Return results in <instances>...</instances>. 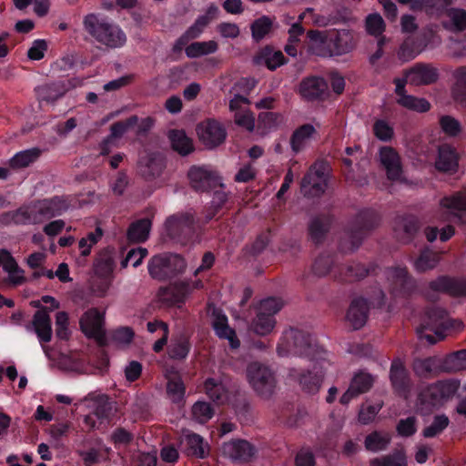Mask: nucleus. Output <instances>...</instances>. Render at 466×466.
<instances>
[{"mask_svg":"<svg viewBox=\"0 0 466 466\" xmlns=\"http://www.w3.org/2000/svg\"><path fill=\"white\" fill-rule=\"evenodd\" d=\"M309 241L316 248H323L315 258L312 272L318 277H324L332 272L334 278L339 281H355L368 275H376L377 266L369 267L351 262L342 265L343 255L357 250L363 242L362 235H309Z\"/></svg>","mask_w":466,"mask_h":466,"instance_id":"obj_1","label":"nucleus"},{"mask_svg":"<svg viewBox=\"0 0 466 466\" xmlns=\"http://www.w3.org/2000/svg\"><path fill=\"white\" fill-rule=\"evenodd\" d=\"M277 350L279 356L294 354L311 360H324L328 354L310 333L295 328L283 332Z\"/></svg>","mask_w":466,"mask_h":466,"instance_id":"obj_2","label":"nucleus"},{"mask_svg":"<svg viewBox=\"0 0 466 466\" xmlns=\"http://www.w3.org/2000/svg\"><path fill=\"white\" fill-rule=\"evenodd\" d=\"M461 322L449 317L448 311L436 305H431L424 309L421 321L416 329V332L420 339H425L430 344L433 345L438 340H442L446 333L451 329H459Z\"/></svg>","mask_w":466,"mask_h":466,"instance_id":"obj_3","label":"nucleus"},{"mask_svg":"<svg viewBox=\"0 0 466 466\" xmlns=\"http://www.w3.org/2000/svg\"><path fill=\"white\" fill-rule=\"evenodd\" d=\"M83 25L91 37L107 48L121 47L127 41L126 35L118 26L98 14L86 15Z\"/></svg>","mask_w":466,"mask_h":466,"instance_id":"obj_4","label":"nucleus"},{"mask_svg":"<svg viewBox=\"0 0 466 466\" xmlns=\"http://www.w3.org/2000/svg\"><path fill=\"white\" fill-rule=\"evenodd\" d=\"M461 382L450 379L438 380L420 390L418 396L419 408L422 413H430L434 409L442 406L458 391Z\"/></svg>","mask_w":466,"mask_h":466,"instance_id":"obj_5","label":"nucleus"},{"mask_svg":"<svg viewBox=\"0 0 466 466\" xmlns=\"http://www.w3.org/2000/svg\"><path fill=\"white\" fill-rule=\"evenodd\" d=\"M247 378L253 390L260 398L269 400L276 390L277 380L274 371L267 365L253 361L248 365Z\"/></svg>","mask_w":466,"mask_h":466,"instance_id":"obj_6","label":"nucleus"},{"mask_svg":"<svg viewBox=\"0 0 466 466\" xmlns=\"http://www.w3.org/2000/svg\"><path fill=\"white\" fill-rule=\"evenodd\" d=\"M186 267L184 258L173 253L154 256L147 266L149 275L158 280L171 279L182 274Z\"/></svg>","mask_w":466,"mask_h":466,"instance_id":"obj_7","label":"nucleus"},{"mask_svg":"<svg viewBox=\"0 0 466 466\" xmlns=\"http://www.w3.org/2000/svg\"><path fill=\"white\" fill-rule=\"evenodd\" d=\"M282 307V301L275 297L262 299L256 308L257 315L250 323V329L259 336L269 334L276 325L275 315Z\"/></svg>","mask_w":466,"mask_h":466,"instance_id":"obj_8","label":"nucleus"},{"mask_svg":"<svg viewBox=\"0 0 466 466\" xmlns=\"http://www.w3.org/2000/svg\"><path fill=\"white\" fill-rule=\"evenodd\" d=\"M328 167L325 163L313 164L300 181V192L305 198H319L328 187Z\"/></svg>","mask_w":466,"mask_h":466,"instance_id":"obj_9","label":"nucleus"},{"mask_svg":"<svg viewBox=\"0 0 466 466\" xmlns=\"http://www.w3.org/2000/svg\"><path fill=\"white\" fill-rule=\"evenodd\" d=\"M81 331L89 339H94L101 347L107 345L104 329V314L96 308L87 309L80 318Z\"/></svg>","mask_w":466,"mask_h":466,"instance_id":"obj_10","label":"nucleus"},{"mask_svg":"<svg viewBox=\"0 0 466 466\" xmlns=\"http://www.w3.org/2000/svg\"><path fill=\"white\" fill-rule=\"evenodd\" d=\"M65 200L58 198L45 199L29 206V224H41L67 209Z\"/></svg>","mask_w":466,"mask_h":466,"instance_id":"obj_11","label":"nucleus"},{"mask_svg":"<svg viewBox=\"0 0 466 466\" xmlns=\"http://www.w3.org/2000/svg\"><path fill=\"white\" fill-rule=\"evenodd\" d=\"M190 187L196 192H208L218 187H223L220 177L216 172L204 167L193 166L187 172Z\"/></svg>","mask_w":466,"mask_h":466,"instance_id":"obj_12","label":"nucleus"},{"mask_svg":"<svg viewBox=\"0 0 466 466\" xmlns=\"http://www.w3.org/2000/svg\"><path fill=\"white\" fill-rule=\"evenodd\" d=\"M386 276L394 296L408 297L416 289L415 279L409 274L406 268H389L386 270Z\"/></svg>","mask_w":466,"mask_h":466,"instance_id":"obj_13","label":"nucleus"},{"mask_svg":"<svg viewBox=\"0 0 466 466\" xmlns=\"http://www.w3.org/2000/svg\"><path fill=\"white\" fill-rule=\"evenodd\" d=\"M196 130L201 143L209 149L223 144L227 137L225 127L215 119H208L199 123Z\"/></svg>","mask_w":466,"mask_h":466,"instance_id":"obj_14","label":"nucleus"},{"mask_svg":"<svg viewBox=\"0 0 466 466\" xmlns=\"http://www.w3.org/2000/svg\"><path fill=\"white\" fill-rule=\"evenodd\" d=\"M358 44V39L352 30H333L329 35L328 56H340L352 52Z\"/></svg>","mask_w":466,"mask_h":466,"instance_id":"obj_15","label":"nucleus"},{"mask_svg":"<svg viewBox=\"0 0 466 466\" xmlns=\"http://www.w3.org/2000/svg\"><path fill=\"white\" fill-rule=\"evenodd\" d=\"M429 289L431 291L448 294L454 298L466 297V279L448 275L439 276L429 282Z\"/></svg>","mask_w":466,"mask_h":466,"instance_id":"obj_16","label":"nucleus"},{"mask_svg":"<svg viewBox=\"0 0 466 466\" xmlns=\"http://www.w3.org/2000/svg\"><path fill=\"white\" fill-rule=\"evenodd\" d=\"M409 84L414 86H429L439 79V71L431 64L417 63L403 72Z\"/></svg>","mask_w":466,"mask_h":466,"instance_id":"obj_17","label":"nucleus"},{"mask_svg":"<svg viewBox=\"0 0 466 466\" xmlns=\"http://www.w3.org/2000/svg\"><path fill=\"white\" fill-rule=\"evenodd\" d=\"M328 88V83L323 77L309 76L301 80L299 92L307 101H323L329 96Z\"/></svg>","mask_w":466,"mask_h":466,"instance_id":"obj_18","label":"nucleus"},{"mask_svg":"<svg viewBox=\"0 0 466 466\" xmlns=\"http://www.w3.org/2000/svg\"><path fill=\"white\" fill-rule=\"evenodd\" d=\"M325 364H329L326 359L324 360H316L312 370H302L297 375L299 383L304 391L310 394H315L319 391L325 375Z\"/></svg>","mask_w":466,"mask_h":466,"instance_id":"obj_19","label":"nucleus"},{"mask_svg":"<svg viewBox=\"0 0 466 466\" xmlns=\"http://www.w3.org/2000/svg\"><path fill=\"white\" fill-rule=\"evenodd\" d=\"M431 39L428 33H420L406 37L398 50L397 55L399 59L403 62H408L415 58L426 49Z\"/></svg>","mask_w":466,"mask_h":466,"instance_id":"obj_20","label":"nucleus"},{"mask_svg":"<svg viewBox=\"0 0 466 466\" xmlns=\"http://www.w3.org/2000/svg\"><path fill=\"white\" fill-rule=\"evenodd\" d=\"M390 380L394 392L401 398H407L410 390V379L402 361L393 360L390 370Z\"/></svg>","mask_w":466,"mask_h":466,"instance_id":"obj_21","label":"nucleus"},{"mask_svg":"<svg viewBox=\"0 0 466 466\" xmlns=\"http://www.w3.org/2000/svg\"><path fill=\"white\" fill-rule=\"evenodd\" d=\"M115 410L114 403L108 397L103 396L96 400L94 411L87 415L85 420L92 428L98 429L101 425L106 427L112 421Z\"/></svg>","mask_w":466,"mask_h":466,"instance_id":"obj_22","label":"nucleus"},{"mask_svg":"<svg viewBox=\"0 0 466 466\" xmlns=\"http://www.w3.org/2000/svg\"><path fill=\"white\" fill-rule=\"evenodd\" d=\"M202 287L200 280H181L174 282L169 289H161L159 296L172 303H183L187 297L196 289Z\"/></svg>","mask_w":466,"mask_h":466,"instance_id":"obj_23","label":"nucleus"},{"mask_svg":"<svg viewBox=\"0 0 466 466\" xmlns=\"http://www.w3.org/2000/svg\"><path fill=\"white\" fill-rule=\"evenodd\" d=\"M165 168V161L157 153H147L137 162L139 175L147 181L158 177Z\"/></svg>","mask_w":466,"mask_h":466,"instance_id":"obj_24","label":"nucleus"},{"mask_svg":"<svg viewBox=\"0 0 466 466\" xmlns=\"http://www.w3.org/2000/svg\"><path fill=\"white\" fill-rule=\"evenodd\" d=\"M3 267V269L8 273L7 278L5 279V282L16 287L25 283L26 279L24 276V270L21 269L11 255V253L2 248L0 249V267Z\"/></svg>","mask_w":466,"mask_h":466,"instance_id":"obj_25","label":"nucleus"},{"mask_svg":"<svg viewBox=\"0 0 466 466\" xmlns=\"http://www.w3.org/2000/svg\"><path fill=\"white\" fill-rule=\"evenodd\" d=\"M71 87L70 81H55L40 85L35 88L39 102L54 104L61 98Z\"/></svg>","mask_w":466,"mask_h":466,"instance_id":"obj_26","label":"nucleus"},{"mask_svg":"<svg viewBox=\"0 0 466 466\" xmlns=\"http://www.w3.org/2000/svg\"><path fill=\"white\" fill-rule=\"evenodd\" d=\"M369 310L370 307L366 299L359 297L351 300L346 314V319L353 329H360L365 325Z\"/></svg>","mask_w":466,"mask_h":466,"instance_id":"obj_27","label":"nucleus"},{"mask_svg":"<svg viewBox=\"0 0 466 466\" xmlns=\"http://www.w3.org/2000/svg\"><path fill=\"white\" fill-rule=\"evenodd\" d=\"M255 448L248 441L233 440L223 445V452L234 461H248L255 455Z\"/></svg>","mask_w":466,"mask_h":466,"instance_id":"obj_28","label":"nucleus"},{"mask_svg":"<svg viewBox=\"0 0 466 466\" xmlns=\"http://www.w3.org/2000/svg\"><path fill=\"white\" fill-rule=\"evenodd\" d=\"M458 160L459 157L455 148L448 144H443L438 148L435 167L440 172L453 174L457 172Z\"/></svg>","mask_w":466,"mask_h":466,"instance_id":"obj_29","label":"nucleus"},{"mask_svg":"<svg viewBox=\"0 0 466 466\" xmlns=\"http://www.w3.org/2000/svg\"><path fill=\"white\" fill-rule=\"evenodd\" d=\"M380 156L388 178L390 180L399 179L401 174V166L398 153L390 147H383L380 149Z\"/></svg>","mask_w":466,"mask_h":466,"instance_id":"obj_30","label":"nucleus"},{"mask_svg":"<svg viewBox=\"0 0 466 466\" xmlns=\"http://www.w3.org/2000/svg\"><path fill=\"white\" fill-rule=\"evenodd\" d=\"M392 440L390 432L385 431H372L364 439V447L367 451L379 453L388 450Z\"/></svg>","mask_w":466,"mask_h":466,"instance_id":"obj_31","label":"nucleus"},{"mask_svg":"<svg viewBox=\"0 0 466 466\" xmlns=\"http://www.w3.org/2000/svg\"><path fill=\"white\" fill-rule=\"evenodd\" d=\"M212 328L219 339H228L232 349H238L240 341L237 338L236 331L228 326V318L225 314L215 313Z\"/></svg>","mask_w":466,"mask_h":466,"instance_id":"obj_32","label":"nucleus"},{"mask_svg":"<svg viewBox=\"0 0 466 466\" xmlns=\"http://www.w3.org/2000/svg\"><path fill=\"white\" fill-rule=\"evenodd\" d=\"M171 147L180 156H187L194 150L193 141L188 137L183 129H171L167 133Z\"/></svg>","mask_w":466,"mask_h":466,"instance_id":"obj_33","label":"nucleus"},{"mask_svg":"<svg viewBox=\"0 0 466 466\" xmlns=\"http://www.w3.org/2000/svg\"><path fill=\"white\" fill-rule=\"evenodd\" d=\"M166 391L168 399L175 404H180L185 400L186 385L177 371L167 376Z\"/></svg>","mask_w":466,"mask_h":466,"instance_id":"obj_34","label":"nucleus"},{"mask_svg":"<svg viewBox=\"0 0 466 466\" xmlns=\"http://www.w3.org/2000/svg\"><path fill=\"white\" fill-rule=\"evenodd\" d=\"M256 59L258 64L265 65L271 71L288 63L281 51H275L269 46L262 48Z\"/></svg>","mask_w":466,"mask_h":466,"instance_id":"obj_35","label":"nucleus"},{"mask_svg":"<svg viewBox=\"0 0 466 466\" xmlns=\"http://www.w3.org/2000/svg\"><path fill=\"white\" fill-rule=\"evenodd\" d=\"M195 219L192 214L178 213L168 217L166 220L165 227L168 233H178L192 230Z\"/></svg>","mask_w":466,"mask_h":466,"instance_id":"obj_36","label":"nucleus"},{"mask_svg":"<svg viewBox=\"0 0 466 466\" xmlns=\"http://www.w3.org/2000/svg\"><path fill=\"white\" fill-rule=\"evenodd\" d=\"M33 326L40 342H49L51 340V319L46 310H37L35 313Z\"/></svg>","mask_w":466,"mask_h":466,"instance_id":"obj_37","label":"nucleus"},{"mask_svg":"<svg viewBox=\"0 0 466 466\" xmlns=\"http://www.w3.org/2000/svg\"><path fill=\"white\" fill-rule=\"evenodd\" d=\"M329 34L328 31L309 30L307 36L310 41V49L312 52L321 57H329Z\"/></svg>","mask_w":466,"mask_h":466,"instance_id":"obj_38","label":"nucleus"},{"mask_svg":"<svg viewBox=\"0 0 466 466\" xmlns=\"http://www.w3.org/2000/svg\"><path fill=\"white\" fill-rule=\"evenodd\" d=\"M412 369L418 377L429 379L441 370V360L436 357L416 358L413 360Z\"/></svg>","mask_w":466,"mask_h":466,"instance_id":"obj_39","label":"nucleus"},{"mask_svg":"<svg viewBox=\"0 0 466 466\" xmlns=\"http://www.w3.org/2000/svg\"><path fill=\"white\" fill-rule=\"evenodd\" d=\"M191 350V342L189 339L184 335L172 339L167 346V354L169 359L173 360H185Z\"/></svg>","mask_w":466,"mask_h":466,"instance_id":"obj_40","label":"nucleus"},{"mask_svg":"<svg viewBox=\"0 0 466 466\" xmlns=\"http://www.w3.org/2000/svg\"><path fill=\"white\" fill-rule=\"evenodd\" d=\"M208 397L218 405L224 404L228 400V392L224 384L214 378H208L204 382Z\"/></svg>","mask_w":466,"mask_h":466,"instance_id":"obj_41","label":"nucleus"},{"mask_svg":"<svg viewBox=\"0 0 466 466\" xmlns=\"http://www.w3.org/2000/svg\"><path fill=\"white\" fill-rule=\"evenodd\" d=\"M370 466H408L405 450L400 449L392 453L370 460Z\"/></svg>","mask_w":466,"mask_h":466,"instance_id":"obj_42","label":"nucleus"},{"mask_svg":"<svg viewBox=\"0 0 466 466\" xmlns=\"http://www.w3.org/2000/svg\"><path fill=\"white\" fill-rule=\"evenodd\" d=\"M455 83L451 88L453 99L466 107V66L458 67L454 74Z\"/></svg>","mask_w":466,"mask_h":466,"instance_id":"obj_43","label":"nucleus"},{"mask_svg":"<svg viewBox=\"0 0 466 466\" xmlns=\"http://www.w3.org/2000/svg\"><path fill=\"white\" fill-rule=\"evenodd\" d=\"M466 370V350L453 352L441 360V370L456 372Z\"/></svg>","mask_w":466,"mask_h":466,"instance_id":"obj_44","label":"nucleus"},{"mask_svg":"<svg viewBox=\"0 0 466 466\" xmlns=\"http://www.w3.org/2000/svg\"><path fill=\"white\" fill-rule=\"evenodd\" d=\"M188 455L204 459L208 454V445L198 433H190L186 437Z\"/></svg>","mask_w":466,"mask_h":466,"instance_id":"obj_45","label":"nucleus"},{"mask_svg":"<svg viewBox=\"0 0 466 466\" xmlns=\"http://www.w3.org/2000/svg\"><path fill=\"white\" fill-rule=\"evenodd\" d=\"M380 223V216L373 211H363L355 218V227L357 231L375 230Z\"/></svg>","mask_w":466,"mask_h":466,"instance_id":"obj_46","label":"nucleus"},{"mask_svg":"<svg viewBox=\"0 0 466 466\" xmlns=\"http://www.w3.org/2000/svg\"><path fill=\"white\" fill-rule=\"evenodd\" d=\"M449 424L450 419L446 414H436L431 423L422 430L421 435L427 439L435 438L441 435L448 428Z\"/></svg>","mask_w":466,"mask_h":466,"instance_id":"obj_47","label":"nucleus"},{"mask_svg":"<svg viewBox=\"0 0 466 466\" xmlns=\"http://www.w3.org/2000/svg\"><path fill=\"white\" fill-rule=\"evenodd\" d=\"M440 261V255L429 248L421 250L420 256L415 260L414 266L417 271L425 272L434 268Z\"/></svg>","mask_w":466,"mask_h":466,"instance_id":"obj_48","label":"nucleus"},{"mask_svg":"<svg viewBox=\"0 0 466 466\" xmlns=\"http://www.w3.org/2000/svg\"><path fill=\"white\" fill-rule=\"evenodd\" d=\"M316 132L311 124H304L297 128L291 137L290 145L295 153H298L304 146V143Z\"/></svg>","mask_w":466,"mask_h":466,"instance_id":"obj_49","label":"nucleus"},{"mask_svg":"<svg viewBox=\"0 0 466 466\" xmlns=\"http://www.w3.org/2000/svg\"><path fill=\"white\" fill-rule=\"evenodd\" d=\"M334 217L329 214H319L309 223V233H329L332 229Z\"/></svg>","mask_w":466,"mask_h":466,"instance_id":"obj_50","label":"nucleus"},{"mask_svg":"<svg viewBox=\"0 0 466 466\" xmlns=\"http://www.w3.org/2000/svg\"><path fill=\"white\" fill-rule=\"evenodd\" d=\"M273 21L269 16L262 15L253 21L250 25L252 38L256 42L261 41L272 30Z\"/></svg>","mask_w":466,"mask_h":466,"instance_id":"obj_51","label":"nucleus"},{"mask_svg":"<svg viewBox=\"0 0 466 466\" xmlns=\"http://www.w3.org/2000/svg\"><path fill=\"white\" fill-rule=\"evenodd\" d=\"M218 45L216 41L194 42L187 46L186 55L190 58L212 54L218 50Z\"/></svg>","mask_w":466,"mask_h":466,"instance_id":"obj_52","label":"nucleus"},{"mask_svg":"<svg viewBox=\"0 0 466 466\" xmlns=\"http://www.w3.org/2000/svg\"><path fill=\"white\" fill-rule=\"evenodd\" d=\"M40 149L35 147L15 155L9 161L12 168H22L29 166L40 156Z\"/></svg>","mask_w":466,"mask_h":466,"instance_id":"obj_53","label":"nucleus"},{"mask_svg":"<svg viewBox=\"0 0 466 466\" xmlns=\"http://www.w3.org/2000/svg\"><path fill=\"white\" fill-rule=\"evenodd\" d=\"M441 205L452 211H466V187L443 198Z\"/></svg>","mask_w":466,"mask_h":466,"instance_id":"obj_54","label":"nucleus"},{"mask_svg":"<svg viewBox=\"0 0 466 466\" xmlns=\"http://www.w3.org/2000/svg\"><path fill=\"white\" fill-rule=\"evenodd\" d=\"M420 229V221L414 216H398L393 221V230L403 233H415Z\"/></svg>","mask_w":466,"mask_h":466,"instance_id":"obj_55","label":"nucleus"},{"mask_svg":"<svg viewBox=\"0 0 466 466\" xmlns=\"http://www.w3.org/2000/svg\"><path fill=\"white\" fill-rule=\"evenodd\" d=\"M397 103L407 109L420 113L427 112L431 108V104L427 99L419 98L410 95L399 97Z\"/></svg>","mask_w":466,"mask_h":466,"instance_id":"obj_56","label":"nucleus"},{"mask_svg":"<svg viewBox=\"0 0 466 466\" xmlns=\"http://www.w3.org/2000/svg\"><path fill=\"white\" fill-rule=\"evenodd\" d=\"M138 120V116L134 115L125 120L113 123L110 127V134L108 137L116 141V139L122 137L129 129L136 127Z\"/></svg>","mask_w":466,"mask_h":466,"instance_id":"obj_57","label":"nucleus"},{"mask_svg":"<svg viewBox=\"0 0 466 466\" xmlns=\"http://www.w3.org/2000/svg\"><path fill=\"white\" fill-rule=\"evenodd\" d=\"M365 28L369 35L379 36L385 31L386 25L378 13L370 14L365 19Z\"/></svg>","mask_w":466,"mask_h":466,"instance_id":"obj_58","label":"nucleus"},{"mask_svg":"<svg viewBox=\"0 0 466 466\" xmlns=\"http://www.w3.org/2000/svg\"><path fill=\"white\" fill-rule=\"evenodd\" d=\"M193 418L200 423H206L214 415V409L207 401L198 400L192 406Z\"/></svg>","mask_w":466,"mask_h":466,"instance_id":"obj_59","label":"nucleus"},{"mask_svg":"<svg viewBox=\"0 0 466 466\" xmlns=\"http://www.w3.org/2000/svg\"><path fill=\"white\" fill-rule=\"evenodd\" d=\"M114 268L115 261L110 256L99 259L95 265L96 274L104 279H113Z\"/></svg>","mask_w":466,"mask_h":466,"instance_id":"obj_60","label":"nucleus"},{"mask_svg":"<svg viewBox=\"0 0 466 466\" xmlns=\"http://www.w3.org/2000/svg\"><path fill=\"white\" fill-rule=\"evenodd\" d=\"M398 435L403 438L413 436L417 432V419L414 416H409L406 419H400L397 425Z\"/></svg>","mask_w":466,"mask_h":466,"instance_id":"obj_61","label":"nucleus"},{"mask_svg":"<svg viewBox=\"0 0 466 466\" xmlns=\"http://www.w3.org/2000/svg\"><path fill=\"white\" fill-rule=\"evenodd\" d=\"M373 384V378L371 375L365 372L357 373L350 381V386L359 394L367 392Z\"/></svg>","mask_w":466,"mask_h":466,"instance_id":"obj_62","label":"nucleus"},{"mask_svg":"<svg viewBox=\"0 0 466 466\" xmlns=\"http://www.w3.org/2000/svg\"><path fill=\"white\" fill-rule=\"evenodd\" d=\"M374 135L381 141H389L393 137V128L384 120H377L373 126Z\"/></svg>","mask_w":466,"mask_h":466,"instance_id":"obj_63","label":"nucleus"},{"mask_svg":"<svg viewBox=\"0 0 466 466\" xmlns=\"http://www.w3.org/2000/svg\"><path fill=\"white\" fill-rule=\"evenodd\" d=\"M456 31L461 32L466 29V11L463 9L452 8L448 14Z\"/></svg>","mask_w":466,"mask_h":466,"instance_id":"obj_64","label":"nucleus"}]
</instances>
